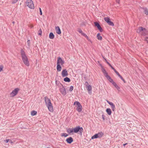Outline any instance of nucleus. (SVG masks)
Here are the masks:
<instances>
[{"label": "nucleus", "mask_w": 148, "mask_h": 148, "mask_svg": "<svg viewBox=\"0 0 148 148\" xmlns=\"http://www.w3.org/2000/svg\"><path fill=\"white\" fill-rule=\"evenodd\" d=\"M21 54L22 60L24 64L26 66H29V64L28 58L23 49H22L21 50Z\"/></svg>", "instance_id": "obj_1"}, {"label": "nucleus", "mask_w": 148, "mask_h": 148, "mask_svg": "<svg viewBox=\"0 0 148 148\" xmlns=\"http://www.w3.org/2000/svg\"><path fill=\"white\" fill-rule=\"evenodd\" d=\"M44 99L46 105L49 110L52 112L53 111V109L50 100L46 97H44Z\"/></svg>", "instance_id": "obj_2"}, {"label": "nucleus", "mask_w": 148, "mask_h": 148, "mask_svg": "<svg viewBox=\"0 0 148 148\" xmlns=\"http://www.w3.org/2000/svg\"><path fill=\"white\" fill-rule=\"evenodd\" d=\"M136 32L138 33H141V35L143 36H145L148 34L147 30L146 28L142 27H139Z\"/></svg>", "instance_id": "obj_3"}, {"label": "nucleus", "mask_w": 148, "mask_h": 148, "mask_svg": "<svg viewBox=\"0 0 148 148\" xmlns=\"http://www.w3.org/2000/svg\"><path fill=\"white\" fill-rule=\"evenodd\" d=\"M73 105H76V110L78 112H80L82 111V106L79 102L77 101H75Z\"/></svg>", "instance_id": "obj_4"}, {"label": "nucleus", "mask_w": 148, "mask_h": 148, "mask_svg": "<svg viewBox=\"0 0 148 148\" xmlns=\"http://www.w3.org/2000/svg\"><path fill=\"white\" fill-rule=\"evenodd\" d=\"M74 133H77L78 132H79L80 134L82 135L83 131V129L82 127H81L79 126H77L74 128Z\"/></svg>", "instance_id": "obj_5"}, {"label": "nucleus", "mask_w": 148, "mask_h": 148, "mask_svg": "<svg viewBox=\"0 0 148 148\" xmlns=\"http://www.w3.org/2000/svg\"><path fill=\"white\" fill-rule=\"evenodd\" d=\"M27 5L32 9H34V6L33 2L32 0H27L26 2Z\"/></svg>", "instance_id": "obj_6"}, {"label": "nucleus", "mask_w": 148, "mask_h": 148, "mask_svg": "<svg viewBox=\"0 0 148 148\" xmlns=\"http://www.w3.org/2000/svg\"><path fill=\"white\" fill-rule=\"evenodd\" d=\"M20 89L18 88H16L13 90L12 92L10 94V96L11 97H13L16 95L19 90Z\"/></svg>", "instance_id": "obj_7"}, {"label": "nucleus", "mask_w": 148, "mask_h": 148, "mask_svg": "<svg viewBox=\"0 0 148 148\" xmlns=\"http://www.w3.org/2000/svg\"><path fill=\"white\" fill-rule=\"evenodd\" d=\"M104 20L109 25L112 26L114 25L113 23L111 21L110 18L108 17L104 18Z\"/></svg>", "instance_id": "obj_8"}, {"label": "nucleus", "mask_w": 148, "mask_h": 148, "mask_svg": "<svg viewBox=\"0 0 148 148\" xmlns=\"http://www.w3.org/2000/svg\"><path fill=\"white\" fill-rule=\"evenodd\" d=\"M64 63V61L61 58L59 57L57 60V64H61V65H62Z\"/></svg>", "instance_id": "obj_9"}, {"label": "nucleus", "mask_w": 148, "mask_h": 148, "mask_svg": "<svg viewBox=\"0 0 148 148\" xmlns=\"http://www.w3.org/2000/svg\"><path fill=\"white\" fill-rule=\"evenodd\" d=\"M107 103L111 106L112 110L114 111L115 110V106L114 105L112 102H110L109 101L107 100Z\"/></svg>", "instance_id": "obj_10"}, {"label": "nucleus", "mask_w": 148, "mask_h": 148, "mask_svg": "<svg viewBox=\"0 0 148 148\" xmlns=\"http://www.w3.org/2000/svg\"><path fill=\"white\" fill-rule=\"evenodd\" d=\"M62 75L63 77H65L68 75V74L67 71L66 69H64L62 70Z\"/></svg>", "instance_id": "obj_11"}, {"label": "nucleus", "mask_w": 148, "mask_h": 148, "mask_svg": "<svg viewBox=\"0 0 148 148\" xmlns=\"http://www.w3.org/2000/svg\"><path fill=\"white\" fill-rule=\"evenodd\" d=\"M66 141L68 144H71L73 141V138L70 137L66 139Z\"/></svg>", "instance_id": "obj_12"}, {"label": "nucleus", "mask_w": 148, "mask_h": 148, "mask_svg": "<svg viewBox=\"0 0 148 148\" xmlns=\"http://www.w3.org/2000/svg\"><path fill=\"white\" fill-rule=\"evenodd\" d=\"M55 29L56 33L58 34H61V31L59 27L58 26L56 27Z\"/></svg>", "instance_id": "obj_13"}, {"label": "nucleus", "mask_w": 148, "mask_h": 148, "mask_svg": "<svg viewBox=\"0 0 148 148\" xmlns=\"http://www.w3.org/2000/svg\"><path fill=\"white\" fill-rule=\"evenodd\" d=\"M60 92L62 94L64 95H66V94L65 89L64 88H60Z\"/></svg>", "instance_id": "obj_14"}, {"label": "nucleus", "mask_w": 148, "mask_h": 148, "mask_svg": "<svg viewBox=\"0 0 148 148\" xmlns=\"http://www.w3.org/2000/svg\"><path fill=\"white\" fill-rule=\"evenodd\" d=\"M101 70L102 72L103 73V74H104V75L106 77L107 75H108V73L107 72L105 69L104 68L102 69Z\"/></svg>", "instance_id": "obj_15"}, {"label": "nucleus", "mask_w": 148, "mask_h": 148, "mask_svg": "<svg viewBox=\"0 0 148 148\" xmlns=\"http://www.w3.org/2000/svg\"><path fill=\"white\" fill-rule=\"evenodd\" d=\"M67 132L69 134L74 132V128H69L67 130Z\"/></svg>", "instance_id": "obj_16"}, {"label": "nucleus", "mask_w": 148, "mask_h": 148, "mask_svg": "<svg viewBox=\"0 0 148 148\" xmlns=\"http://www.w3.org/2000/svg\"><path fill=\"white\" fill-rule=\"evenodd\" d=\"M57 70L58 71H60L62 69V67L60 64H57Z\"/></svg>", "instance_id": "obj_17"}, {"label": "nucleus", "mask_w": 148, "mask_h": 148, "mask_svg": "<svg viewBox=\"0 0 148 148\" xmlns=\"http://www.w3.org/2000/svg\"><path fill=\"white\" fill-rule=\"evenodd\" d=\"M106 78L109 80V81L112 83L114 82L113 80L109 75H107V77Z\"/></svg>", "instance_id": "obj_18"}, {"label": "nucleus", "mask_w": 148, "mask_h": 148, "mask_svg": "<svg viewBox=\"0 0 148 148\" xmlns=\"http://www.w3.org/2000/svg\"><path fill=\"white\" fill-rule=\"evenodd\" d=\"M49 37L51 39H53L54 38V35L52 32H50L49 34Z\"/></svg>", "instance_id": "obj_19"}, {"label": "nucleus", "mask_w": 148, "mask_h": 148, "mask_svg": "<svg viewBox=\"0 0 148 148\" xmlns=\"http://www.w3.org/2000/svg\"><path fill=\"white\" fill-rule=\"evenodd\" d=\"M106 111V112L109 115H110L112 113V111L110 108H107Z\"/></svg>", "instance_id": "obj_20"}, {"label": "nucleus", "mask_w": 148, "mask_h": 148, "mask_svg": "<svg viewBox=\"0 0 148 148\" xmlns=\"http://www.w3.org/2000/svg\"><path fill=\"white\" fill-rule=\"evenodd\" d=\"M64 81L65 82H70L71 80L69 78L66 77L64 79Z\"/></svg>", "instance_id": "obj_21"}, {"label": "nucleus", "mask_w": 148, "mask_h": 148, "mask_svg": "<svg viewBox=\"0 0 148 148\" xmlns=\"http://www.w3.org/2000/svg\"><path fill=\"white\" fill-rule=\"evenodd\" d=\"M97 36L98 40H102V37L101 36H100V34L99 33L97 34Z\"/></svg>", "instance_id": "obj_22"}, {"label": "nucleus", "mask_w": 148, "mask_h": 148, "mask_svg": "<svg viewBox=\"0 0 148 148\" xmlns=\"http://www.w3.org/2000/svg\"><path fill=\"white\" fill-rule=\"evenodd\" d=\"M97 134L99 138L101 137L103 135V133L102 132H99Z\"/></svg>", "instance_id": "obj_23"}, {"label": "nucleus", "mask_w": 148, "mask_h": 148, "mask_svg": "<svg viewBox=\"0 0 148 148\" xmlns=\"http://www.w3.org/2000/svg\"><path fill=\"white\" fill-rule=\"evenodd\" d=\"M37 112L35 110H33L31 112V115L32 116H34L36 114Z\"/></svg>", "instance_id": "obj_24"}, {"label": "nucleus", "mask_w": 148, "mask_h": 148, "mask_svg": "<svg viewBox=\"0 0 148 148\" xmlns=\"http://www.w3.org/2000/svg\"><path fill=\"white\" fill-rule=\"evenodd\" d=\"M99 138L97 134H95V135L92 136L91 137V139H94L97 138Z\"/></svg>", "instance_id": "obj_25"}, {"label": "nucleus", "mask_w": 148, "mask_h": 148, "mask_svg": "<svg viewBox=\"0 0 148 148\" xmlns=\"http://www.w3.org/2000/svg\"><path fill=\"white\" fill-rule=\"evenodd\" d=\"M87 90L88 91H90L92 90L91 86L90 85H88V86L87 87Z\"/></svg>", "instance_id": "obj_26"}, {"label": "nucleus", "mask_w": 148, "mask_h": 148, "mask_svg": "<svg viewBox=\"0 0 148 148\" xmlns=\"http://www.w3.org/2000/svg\"><path fill=\"white\" fill-rule=\"evenodd\" d=\"M94 24L95 26L97 27V28H98V27H99L100 26V25L97 22H95Z\"/></svg>", "instance_id": "obj_27"}, {"label": "nucleus", "mask_w": 148, "mask_h": 148, "mask_svg": "<svg viewBox=\"0 0 148 148\" xmlns=\"http://www.w3.org/2000/svg\"><path fill=\"white\" fill-rule=\"evenodd\" d=\"M68 136V134L66 133H62L61 134V136H64V137H66Z\"/></svg>", "instance_id": "obj_28"}, {"label": "nucleus", "mask_w": 148, "mask_h": 148, "mask_svg": "<svg viewBox=\"0 0 148 148\" xmlns=\"http://www.w3.org/2000/svg\"><path fill=\"white\" fill-rule=\"evenodd\" d=\"M144 13L146 15H148V10L147 8H145Z\"/></svg>", "instance_id": "obj_29"}, {"label": "nucleus", "mask_w": 148, "mask_h": 148, "mask_svg": "<svg viewBox=\"0 0 148 148\" xmlns=\"http://www.w3.org/2000/svg\"><path fill=\"white\" fill-rule=\"evenodd\" d=\"M42 33V30L40 29L38 32V34L39 35H41Z\"/></svg>", "instance_id": "obj_30"}, {"label": "nucleus", "mask_w": 148, "mask_h": 148, "mask_svg": "<svg viewBox=\"0 0 148 148\" xmlns=\"http://www.w3.org/2000/svg\"><path fill=\"white\" fill-rule=\"evenodd\" d=\"M116 73L117 75L119 77L121 78V79H122V76L119 74V72L117 71V72H116Z\"/></svg>", "instance_id": "obj_31"}, {"label": "nucleus", "mask_w": 148, "mask_h": 148, "mask_svg": "<svg viewBox=\"0 0 148 148\" xmlns=\"http://www.w3.org/2000/svg\"><path fill=\"white\" fill-rule=\"evenodd\" d=\"M100 31V32H102L103 31V29H102V28L101 27V26H100L99 27H98L97 28Z\"/></svg>", "instance_id": "obj_32"}, {"label": "nucleus", "mask_w": 148, "mask_h": 148, "mask_svg": "<svg viewBox=\"0 0 148 148\" xmlns=\"http://www.w3.org/2000/svg\"><path fill=\"white\" fill-rule=\"evenodd\" d=\"M73 86H71L70 87V88L69 89V91L70 92H71L73 90Z\"/></svg>", "instance_id": "obj_33"}, {"label": "nucleus", "mask_w": 148, "mask_h": 148, "mask_svg": "<svg viewBox=\"0 0 148 148\" xmlns=\"http://www.w3.org/2000/svg\"><path fill=\"white\" fill-rule=\"evenodd\" d=\"M18 1V0H13L12 1V3L14 4L16 3Z\"/></svg>", "instance_id": "obj_34"}, {"label": "nucleus", "mask_w": 148, "mask_h": 148, "mask_svg": "<svg viewBox=\"0 0 148 148\" xmlns=\"http://www.w3.org/2000/svg\"><path fill=\"white\" fill-rule=\"evenodd\" d=\"M114 87L118 90H119L120 89V88L116 84Z\"/></svg>", "instance_id": "obj_35"}, {"label": "nucleus", "mask_w": 148, "mask_h": 148, "mask_svg": "<svg viewBox=\"0 0 148 148\" xmlns=\"http://www.w3.org/2000/svg\"><path fill=\"white\" fill-rule=\"evenodd\" d=\"M39 11H40V15H42V11L41 8H39Z\"/></svg>", "instance_id": "obj_36"}, {"label": "nucleus", "mask_w": 148, "mask_h": 148, "mask_svg": "<svg viewBox=\"0 0 148 148\" xmlns=\"http://www.w3.org/2000/svg\"><path fill=\"white\" fill-rule=\"evenodd\" d=\"M78 31L80 33H81V34L83 33V32L82 31V30L81 29H79L78 30Z\"/></svg>", "instance_id": "obj_37"}, {"label": "nucleus", "mask_w": 148, "mask_h": 148, "mask_svg": "<svg viewBox=\"0 0 148 148\" xmlns=\"http://www.w3.org/2000/svg\"><path fill=\"white\" fill-rule=\"evenodd\" d=\"M85 86H86V87H87L88 86V85H89L88 83L87 82H85Z\"/></svg>", "instance_id": "obj_38"}, {"label": "nucleus", "mask_w": 148, "mask_h": 148, "mask_svg": "<svg viewBox=\"0 0 148 148\" xmlns=\"http://www.w3.org/2000/svg\"><path fill=\"white\" fill-rule=\"evenodd\" d=\"M3 66H0V72L3 70Z\"/></svg>", "instance_id": "obj_39"}, {"label": "nucleus", "mask_w": 148, "mask_h": 148, "mask_svg": "<svg viewBox=\"0 0 148 148\" xmlns=\"http://www.w3.org/2000/svg\"><path fill=\"white\" fill-rule=\"evenodd\" d=\"M102 116L103 120L104 121L105 120V116L104 114H103L102 115Z\"/></svg>", "instance_id": "obj_40"}, {"label": "nucleus", "mask_w": 148, "mask_h": 148, "mask_svg": "<svg viewBox=\"0 0 148 148\" xmlns=\"http://www.w3.org/2000/svg\"><path fill=\"white\" fill-rule=\"evenodd\" d=\"M112 84L114 86H115L117 84L114 81L112 83Z\"/></svg>", "instance_id": "obj_41"}, {"label": "nucleus", "mask_w": 148, "mask_h": 148, "mask_svg": "<svg viewBox=\"0 0 148 148\" xmlns=\"http://www.w3.org/2000/svg\"><path fill=\"white\" fill-rule=\"evenodd\" d=\"M30 40H28L27 41V43L28 44V46H29V44H30Z\"/></svg>", "instance_id": "obj_42"}, {"label": "nucleus", "mask_w": 148, "mask_h": 148, "mask_svg": "<svg viewBox=\"0 0 148 148\" xmlns=\"http://www.w3.org/2000/svg\"><path fill=\"white\" fill-rule=\"evenodd\" d=\"M105 60L106 62L109 65H110V64L108 62L106 59H105Z\"/></svg>", "instance_id": "obj_43"}, {"label": "nucleus", "mask_w": 148, "mask_h": 148, "mask_svg": "<svg viewBox=\"0 0 148 148\" xmlns=\"http://www.w3.org/2000/svg\"><path fill=\"white\" fill-rule=\"evenodd\" d=\"M9 139H6L4 140V141L5 143H7L9 142Z\"/></svg>", "instance_id": "obj_44"}, {"label": "nucleus", "mask_w": 148, "mask_h": 148, "mask_svg": "<svg viewBox=\"0 0 148 148\" xmlns=\"http://www.w3.org/2000/svg\"><path fill=\"white\" fill-rule=\"evenodd\" d=\"M82 34L83 36H84L85 37H86V35L84 33H82Z\"/></svg>", "instance_id": "obj_45"}, {"label": "nucleus", "mask_w": 148, "mask_h": 148, "mask_svg": "<svg viewBox=\"0 0 148 148\" xmlns=\"http://www.w3.org/2000/svg\"><path fill=\"white\" fill-rule=\"evenodd\" d=\"M114 71L116 73V72H117V71L116 69L113 67H112V68Z\"/></svg>", "instance_id": "obj_46"}, {"label": "nucleus", "mask_w": 148, "mask_h": 148, "mask_svg": "<svg viewBox=\"0 0 148 148\" xmlns=\"http://www.w3.org/2000/svg\"><path fill=\"white\" fill-rule=\"evenodd\" d=\"M121 79L123 81V82L124 83H125V82H126L125 81V80L123 79V77H122V79Z\"/></svg>", "instance_id": "obj_47"}, {"label": "nucleus", "mask_w": 148, "mask_h": 148, "mask_svg": "<svg viewBox=\"0 0 148 148\" xmlns=\"http://www.w3.org/2000/svg\"><path fill=\"white\" fill-rule=\"evenodd\" d=\"M120 0H116V2L117 3H119Z\"/></svg>", "instance_id": "obj_48"}, {"label": "nucleus", "mask_w": 148, "mask_h": 148, "mask_svg": "<svg viewBox=\"0 0 148 148\" xmlns=\"http://www.w3.org/2000/svg\"><path fill=\"white\" fill-rule=\"evenodd\" d=\"M99 65L101 66L102 69L103 68V67L102 66L101 64H99Z\"/></svg>", "instance_id": "obj_49"}, {"label": "nucleus", "mask_w": 148, "mask_h": 148, "mask_svg": "<svg viewBox=\"0 0 148 148\" xmlns=\"http://www.w3.org/2000/svg\"><path fill=\"white\" fill-rule=\"evenodd\" d=\"M127 143H126L125 144H124L123 145L125 147L126 145H127Z\"/></svg>", "instance_id": "obj_50"}, {"label": "nucleus", "mask_w": 148, "mask_h": 148, "mask_svg": "<svg viewBox=\"0 0 148 148\" xmlns=\"http://www.w3.org/2000/svg\"><path fill=\"white\" fill-rule=\"evenodd\" d=\"M85 37L88 40L89 38L87 35H86V36Z\"/></svg>", "instance_id": "obj_51"}, {"label": "nucleus", "mask_w": 148, "mask_h": 148, "mask_svg": "<svg viewBox=\"0 0 148 148\" xmlns=\"http://www.w3.org/2000/svg\"><path fill=\"white\" fill-rule=\"evenodd\" d=\"M56 84L58 85V82L57 81H56Z\"/></svg>", "instance_id": "obj_52"}, {"label": "nucleus", "mask_w": 148, "mask_h": 148, "mask_svg": "<svg viewBox=\"0 0 148 148\" xmlns=\"http://www.w3.org/2000/svg\"><path fill=\"white\" fill-rule=\"evenodd\" d=\"M144 40L146 41H147V38H145V39H144Z\"/></svg>", "instance_id": "obj_53"}, {"label": "nucleus", "mask_w": 148, "mask_h": 148, "mask_svg": "<svg viewBox=\"0 0 148 148\" xmlns=\"http://www.w3.org/2000/svg\"><path fill=\"white\" fill-rule=\"evenodd\" d=\"M111 68H112V67H113L110 64V65H109Z\"/></svg>", "instance_id": "obj_54"}, {"label": "nucleus", "mask_w": 148, "mask_h": 148, "mask_svg": "<svg viewBox=\"0 0 148 148\" xmlns=\"http://www.w3.org/2000/svg\"><path fill=\"white\" fill-rule=\"evenodd\" d=\"M12 23H13V24H14L15 22H14L13 21V22H12Z\"/></svg>", "instance_id": "obj_55"}, {"label": "nucleus", "mask_w": 148, "mask_h": 148, "mask_svg": "<svg viewBox=\"0 0 148 148\" xmlns=\"http://www.w3.org/2000/svg\"><path fill=\"white\" fill-rule=\"evenodd\" d=\"M145 38H147V39L148 38V36L147 37H146Z\"/></svg>", "instance_id": "obj_56"}, {"label": "nucleus", "mask_w": 148, "mask_h": 148, "mask_svg": "<svg viewBox=\"0 0 148 148\" xmlns=\"http://www.w3.org/2000/svg\"><path fill=\"white\" fill-rule=\"evenodd\" d=\"M47 148H50L49 147H48Z\"/></svg>", "instance_id": "obj_57"}, {"label": "nucleus", "mask_w": 148, "mask_h": 148, "mask_svg": "<svg viewBox=\"0 0 148 148\" xmlns=\"http://www.w3.org/2000/svg\"><path fill=\"white\" fill-rule=\"evenodd\" d=\"M147 43H148V40H147Z\"/></svg>", "instance_id": "obj_58"}]
</instances>
